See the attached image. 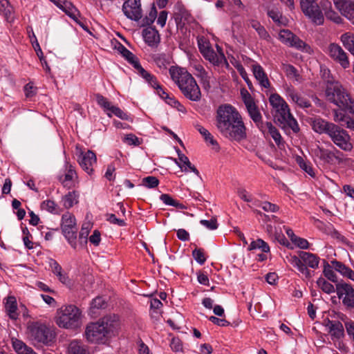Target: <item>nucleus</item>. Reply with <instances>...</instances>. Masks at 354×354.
<instances>
[{
    "label": "nucleus",
    "mask_w": 354,
    "mask_h": 354,
    "mask_svg": "<svg viewBox=\"0 0 354 354\" xmlns=\"http://www.w3.org/2000/svg\"><path fill=\"white\" fill-rule=\"evenodd\" d=\"M216 127L223 136L231 140L239 142L246 138V128L242 118L232 105L219 106Z\"/></svg>",
    "instance_id": "f257e3e1"
},
{
    "label": "nucleus",
    "mask_w": 354,
    "mask_h": 354,
    "mask_svg": "<svg viewBox=\"0 0 354 354\" xmlns=\"http://www.w3.org/2000/svg\"><path fill=\"white\" fill-rule=\"evenodd\" d=\"M120 326V323L118 315H108L96 322L88 324L86 327L84 335L88 342L104 344L115 335Z\"/></svg>",
    "instance_id": "f03ea898"
},
{
    "label": "nucleus",
    "mask_w": 354,
    "mask_h": 354,
    "mask_svg": "<svg viewBox=\"0 0 354 354\" xmlns=\"http://www.w3.org/2000/svg\"><path fill=\"white\" fill-rule=\"evenodd\" d=\"M169 74L187 99L194 102L201 100V89L195 79L185 68L171 66Z\"/></svg>",
    "instance_id": "7ed1b4c3"
},
{
    "label": "nucleus",
    "mask_w": 354,
    "mask_h": 354,
    "mask_svg": "<svg viewBox=\"0 0 354 354\" xmlns=\"http://www.w3.org/2000/svg\"><path fill=\"white\" fill-rule=\"evenodd\" d=\"M28 337L33 344L51 346L55 339L54 330L40 322H34L28 326Z\"/></svg>",
    "instance_id": "20e7f679"
},
{
    "label": "nucleus",
    "mask_w": 354,
    "mask_h": 354,
    "mask_svg": "<svg viewBox=\"0 0 354 354\" xmlns=\"http://www.w3.org/2000/svg\"><path fill=\"white\" fill-rule=\"evenodd\" d=\"M55 322L61 328H77L81 326V311L74 305L64 306L57 310Z\"/></svg>",
    "instance_id": "39448f33"
},
{
    "label": "nucleus",
    "mask_w": 354,
    "mask_h": 354,
    "mask_svg": "<svg viewBox=\"0 0 354 354\" xmlns=\"http://www.w3.org/2000/svg\"><path fill=\"white\" fill-rule=\"evenodd\" d=\"M327 100L340 109L347 107L351 102V97L345 89L338 83L328 85L326 90Z\"/></svg>",
    "instance_id": "423d86ee"
},
{
    "label": "nucleus",
    "mask_w": 354,
    "mask_h": 354,
    "mask_svg": "<svg viewBox=\"0 0 354 354\" xmlns=\"http://www.w3.org/2000/svg\"><path fill=\"white\" fill-rule=\"evenodd\" d=\"M62 232L71 246L75 249L77 246V227L75 217L70 212L64 214L62 216Z\"/></svg>",
    "instance_id": "0eeeda50"
},
{
    "label": "nucleus",
    "mask_w": 354,
    "mask_h": 354,
    "mask_svg": "<svg viewBox=\"0 0 354 354\" xmlns=\"http://www.w3.org/2000/svg\"><path fill=\"white\" fill-rule=\"evenodd\" d=\"M241 95L250 118L259 129H262L264 122L262 120V115L254 98L245 88L241 90Z\"/></svg>",
    "instance_id": "6e6552de"
},
{
    "label": "nucleus",
    "mask_w": 354,
    "mask_h": 354,
    "mask_svg": "<svg viewBox=\"0 0 354 354\" xmlns=\"http://www.w3.org/2000/svg\"><path fill=\"white\" fill-rule=\"evenodd\" d=\"M317 0H299L300 6L304 14L311 19L315 25L324 24V15L317 3Z\"/></svg>",
    "instance_id": "1a4fd4ad"
},
{
    "label": "nucleus",
    "mask_w": 354,
    "mask_h": 354,
    "mask_svg": "<svg viewBox=\"0 0 354 354\" xmlns=\"http://www.w3.org/2000/svg\"><path fill=\"white\" fill-rule=\"evenodd\" d=\"M333 142L339 147L341 149L348 151H351L353 145L350 141V136L346 130L343 129L337 124L331 129V131L328 135Z\"/></svg>",
    "instance_id": "9d476101"
},
{
    "label": "nucleus",
    "mask_w": 354,
    "mask_h": 354,
    "mask_svg": "<svg viewBox=\"0 0 354 354\" xmlns=\"http://www.w3.org/2000/svg\"><path fill=\"white\" fill-rule=\"evenodd\" d=\"M269 102L274 111V119L279 122L286 121V117L291 113L286 101L279 94L272 93L269 97Z\"/></svg>",
    "instance_id": "9b49d317"
},
{
    "label": "nucleus",
    "mask_w": 354,
    "mask_h": 354,
    "mask_svg": "<svg viewBox=\"0 0 354 354\" xmlns=\"http://www.w3.org/2000/svg\"><path fill=\"white\" fill-rule=\"evenodd\" d=\"M336 292L346 308H354V288L350 283L342 280L340 283L336 284Z\"/></svg>",
    "instance_id": "f8f14e48"
},
{
    "label": "nucleus",
    "mask_w": 354,
    "mask_h": 354,
    "mask_svg": "<svg viewBox=\"0 0 354 354\" xmlns=\"http://www.w3.org/2000/svg\"><path fill=\"white\" fill-rule=\"evenodd\" d=\"M326 53L336 63L339 64L343 68H349L350 62L347 53L337 44L331 43L327 48Z\"/></svg>",
    "instance_id": "ddd939ff"
},
{
    "label": "nucleus",
    "mask_w": 354,
    "mask_h": 354,
    "mask_svg": "<svg viewBox=\"0 0 354 354\" xmlns=\"http://www.w3.org/2000/svg\"><path fill=\"white\" fill-rule=\"evenodd\" d=\"M124 15L133 21H138L142 18V9L140 0H127L122 6Z\"/></svg>",
    "instance_id": "4468645a"
},
{
    "label": "nucleus",
    "mask_w": 354,
    "mask_h": 354,
    "mask_svg": "<svg viewBox=\"0 0 354 354\" xmlns=\"http://www.w3.org/2000/svg\"><path fill=\"white\" fill-rule=\"evenodd\" d=\"M78 162L82 169L91 175L93 172V165L97 162L95 153L91 150L85 153L82 152L79 156Z\"/></svg>",
    "instance_id": "2eb2a0df"
},
{
    "label": "nucleus",
    "mask_w": 354,
    "mask_h": 354,
    "mask_svg": "<svg viewBox=\"0 0 354 354\" xmlns=\"http://www.w3.org/2000/svg\"><path fill=\"white\" fill-rule=\"evenodd\" d=\"M325 322V326L333 341H338L344 337V326L339 321L327 319Z\"/></svg>",
    "instance_id": "dca6fc26"
},
{
    "label": "nucleus",
    "mask_w": 354,
    "mask_h": 354,
    "mask_svg": "<svg viewBox=\"0 0 354 354\" xmlns=\"http://www.w3.org/2000/svg\"><path fill=\"white\" fill-rule=\"evenodd\" d=\"M335 124L329 122L320 117L310 118V125L314 131L317 133L328 135Z\"/></svg>",
    "instance_id": "f3484780"
},
{
    "label": "nucleus",
    "mask_w": 354,
    "mask_h": 354,
    "mask_svg": "<svg viewBox=\"0 0 354 354\" xmlns=\"http://www.w3.org/2000/svg\"><path fill=\"white\" fill-rule=\"evenodd\" d=\"M259 130L264 134L270 135L274 140L277 145L281 149L284 147V142L282 140L281 136L278 129L272 124L271 122H266L263 124V128Z\"/></svg>",
    "instance_id": "a211bd4d"
},
{
    "label": "nucleus",
    "mask_w": 354,
    "mask_h": 354,
    "mask_svg": "<svg viewBox=\"0 0 354 354\" xmlns=\"http://www.w3.org/2000/svg\"><path fill=\"white\" fill-rule=\"evenodd\" d=\"M341 14L348 19H354V1L338 0L335 2Z\"/></svg>",
    "instance_id": "6ab92c4d"
},
{
    "label": "nucleus",
    "mask_w": 354,
    "mask_h": 354,
    "mask_svg": "<svg viewBox=\"0 0 354 354\" xmlns=\"http://www.w3.org/2000/svg\"><path fill=\"white\" fill-rule=\"evenodd\" d=\"M191 14L181 3H177L174 6V19L177 25L185 24L190 21Z\"/></svg>",
    "instance_id": "aec40b11"
},
{
    "label": "nucleus",
    "mask_w": 354,
    "mask_h": 354,
    "mask_svg": "<svg viewBox=\"0 0 354 354\" xmlns=\"http://www.w3.org/2000/svg\"><path fill=\"white\" fill-rule=\"evenodd\" d=\"M142 36L148 46L153 47L160 42V35L158 30L151 26H149L142 30Z\"/></svg>",
    "instance_id": "412c9836"
},
{
    "label": "nucleus",
    "mask_w": 354,
    "mask_h": 354,
    "mask_svg": "<svg viewBox=\"0 0 354 354\" xmlns=\"http://www.w3.org/2000/svg\"><path fill=\"white\" fill-rule=\"evenodd\" d=\"M299 255L307 268L317 269L319 267L320 258L317 255L304 251H300Z\"/></svg>",
    "instance_id": "4be33fe9"
},
{
    "label": "nucleus",
    "mask_w": 354,
    "mask_h": 354,
    "mask_svg": "<svg viewBox=\"0 0 354 354\" xmlns=\"http://www.w3.org/2000/svg\"><path fill=\"white\" fill-rule=\"evenodd\" d=\"M252 71L255 78L258 80L261 86L266 88L270 86V83L268 76L261 66L259 64H254L252 66Z\"/></svg>",
    "instance_id": "5701e85b"
},
{
    "label": "nucleus",
    "mask_w": 354,
    "mask_h": 354,
    "mask_svg": "<svg viewBox=\"0 0 354 354\" xmlns=\"http://www.w3.org/2000/svg\"><path fill=\"white\" fill-rule=\"evenodd\" d=\"M290 263L305 276L306 279H310L313 274V271H310L308 268L303 263V261L301 257L293 256L291 257Z\"/></svg>",
    "instance_id": "b1692460"
},
{
    "label": "nucleus",
    "mask_w": 354,
    "mask_h": 354,
    "mask_svg": "<svg viewBox=\"0 0 354 354\" xmlns=\"http://www.w3.org/2000/svg\"><path fill=\"white\" fill-rule=\"evenodd\" d=\"M68 354H89L88 346L81 341L73 340L68 347Z\"/></svg>",
    "instance_id": "393cba45"
},
{
    "label": "nucleus",
    "mask_w": 354,
    "mask_h": 354,
    "mask_svg": "<svg viewBox=\"0 0 354 354\" xmlns=\"http://www.w3.org/2000/svg\"><path fill=\"white\" fill-rule=\"evenodd\" d=\"M5 308L7 315L10 319H17L18 318L17 304L16 298L14 296L8 297Z\"/></svg>",
    "instance_id": "a878e982"
},
{
    "label": "nucleus",
    "mask_w": 354,
    "mask_h": 354,
    "mask_svg": "<svg viewBox=\"0 0 354 354\" xmlns=\"http://www.w3.org/2000/svg\"><path fill=\"white\" fill-rule=\"evenodd\" d=\"M12 347L17 354H37L31 347L17 338L12 339Z\"/></svg>",
    "instance_id": "bb28decb"
},
{
    "label": "nucleus",
    "mask_w": 354,
    "mask_h": 354,
    "mask_svg": "<svg viewBox=\"0 0 354 354\" xmlns=\"http://www.w3.org/2000/svg\"><path fill=\"white\" fill-rule=\"evenodd\" d=\"M331 264L335 271L354 281V272L351 268L343 263L336 260H333Z\"/></svg>",
    "instance_id": "cd10ccee"
},
{
    "label": "nucleus",
    "mask_w": 354,
    "mask_h": 354,
    "mask_svg": "<svg viewBox=\"0 0 354 354\" xmlns=\"http://www.w3.org/2000/svg\"><path fill=\"white\" fill-rule=\"evenodd\" d=\"M115 48L122 55V57H124L125 59L133 66L136 65V63L139 62L138 59L135 56V55H133L121 43L118 41Z\"/></svg>",
    "instance_id": "c85d7f7f"
},
{
    "label": "nucleus",
    "mask_w": 354,
    "mask_h": 354,
    "mask_svg": "<svg viewBox=\"0 0 354 354\" xmlns=\"http://www.w3.org/2000/svg\"><path fill=\"white\" fill-rule=\"evenodd\" d=\"M288 96L301 108H308L311 106V104L308 100L302 97L293 89H289L288 91Z\"/></svg>",
    "instance_id": "c756f323"
},
{
    "label": "nucleus",
    "mask_w": 354,
    "mask_h": 354,
    "mask_svg": "<svg viewBox=\"0 0 354 354\" xmlns=\"http://www.w3.org/2000/svg\"><path fill=\"white\" fill-rule=\"evenodd\" d=\"M196 129L201 134L206 142H209L214 149L219 150V145L216 140L214 139L212 135L209 132L207 129L202 127L199 124L194 125Z\"/></svg>",
    "instance_id": "7c9ffc66"
},
{
    "label": "nucleus",
    "mask_w": 354,
    "mask_h": 354,
    "mask_svg": "<svg viewBox=\"0 0 354 354\" xmlns=\"http://www.w3.org/2000/svg\"><path fill=\"white\" fill-rule=\"evenodd\" d=\"M314 153L315 155L319 158L321 160H322L324 163L327 164H333V153L332 151H330L327 149L321 147L319 146H317L314 149Z\"/></svg>",
    "instance_id": "2f4dec72"
},
{
    "label": "nucleus",
    "mask_w": 354,
    "mask_h": 354,
    "mask_svg": "<svg viewBox=\"0 0 354 354\" xmlns=\"http://www.w3.org/2000/svg\"><path fill=\"white\" fill-rule=\"evenodd\" d=\"M76 176V172L71 165L67 166V172L59 177V180L66 187H71L73 185V178Z\"/></svg>",
    "instance_id": "473e14b6"
},
{
    "label": "nucleus",
    "mask_w": 354,
    "mask_h": 354,
    "mask_svg": "<svg viewBox=\"0 0 354 354\" xmlns=\"http://www.w3.org/2000/svg\"><path fill=\"white\" fill-rule=\"evenodd\" d=\"M152 59L160 68H167L171 63V57L166 53H157L152 56Z\"/></svg>",
    "instance_id": "72a5a7b5"
},
{
    "label": "nucleus",
    "mask_w": 354,
    "mask_h": 354,
    "mask_svg": "<svg viewBox=\"0 0 354 354\" xmlns=\"http://www.w3.org/2000/svg\"><path fill=\"white\" fill-rule=\"evenodd\" d=\"M138 71V73L144 78L146 82L151 86L156 85V77L152 74L149 73L148 71L145 70L140 62L136 63V65L133 66Z\"/></svg>",
    "instance_id": "f704fd0d"
},
{
    "label": "nucleus",
    "mask_w": 354,
    "mask_h": 354,
    "mask_svg": "<svg viewBox=\"0 0 354 354\" xmlns=\"http://www.w3.org/2000/svg\"><path fill=\"white\" fill-rule=\"evenodd\" d=\"M250 26L254 28L258 33L259 37L262 39L269 41L271 39L270 35L266 30L264 26H263L259 21L252 19L250 21Z\"/></svg>",
    "instance_id": "c9c22d12"
},
{
    "label": "nucleus",
    "mask_w": 354,
    "mask_h": 354,
    "mask_svg": "<svg viewBox=\"0 0 354 354\" xmlns=\"http://www.w3.org/2000/svg\"><path fill=\"white\" fill-rule=\"evenodd\" d=\"M324 270L323 274L326 278L329 281L335 283V285L340 281H338L337 276L333 270V265L330 266L325 259L323 260Z\"/></svg>",
    "instance_id": "e433bc0d"
},
{
    "label": "nucleus",
    "mask_w": 354,
    "mask_h": 354,
    "mask_svg": "<svg viewBox=\"0 0 354 354\" xmlns=\"http://www.w3.org/2000/svg\"><path fill=\"white\" fill-rule=\"evenodd\" d=\"M79 194L75 191L69 192L62 198L63 205L66 209L71 208L78 203Z\"/></svg>",
    "instance_id": "4c0bfd02"
},
{
    "label": "nucleus",
    "mask_w": 354,
    "mask_h": 354,
    "mask_svg": "<svg viewBox=\"0 0 354 354\" xmlns=\"http://www.w3.org/2000/svg\"><path fill=\"white\" fill-rule=\"evenodd\" d=\"M279 123L282 125L283 128L288 127L291 129L295 133H297L300 131L298 122L292 116V113L286 117V121H280Z\"/></svg>",
    "instance_id": "58836bf2"
},
{
    "label": "nucleus",
    "mask_w": 354,
    "mask_h": 354,
    "mask_svg": "<svg viewBox=\"0 0 354 354\" xmlns=\"http://www.w3.org/2000/svg\"><path fill=\"white\" fill-rule=\"evenodd\" d=\"M296 162L300 168L306 171L309 176L313 178L315 177V173L314 172V169L310 162L304 160V158L301 156H297L296 158Z\"/></svg>",
    "instance_id": "ea45409f"
},
{
    "label": "nucleus",
    "mask_w": 354,
    "mask_h": 354,
    "mask_svg": "<svg viewBox=\"0 0 354 354\" xmlns=\"http://www.w3.org/2000/svg\"><path fill=\"white\" fill-rule=\"evenodd\" d=\"M260 249L263 252L267 253L270 252L268 244L261 239L251 242L248 247V250Z\"/></svg>",
    "instance_id": "a19ab883"
},
{
    "label": "nucleus",
    "mask_w": 354,
    "mask_h": 354,
    "mask_svg": "<svg viewBox=\"0 0 354 354\" xmlns=\"http://www.w3.org/2000/svg\"><path fill=\"white\" fill-rule=\"evenodd\" d=\"M317 284L322 290L327 294H330L336 291V287L335 288L333 284L327 281L324 278L319 277L317 281Z\"/></svg>",
    "instance_id": "79ce46f5"
},
{
    "label": "nucleus",
    "mask_w": 354,
    "mask_h": 354,
    "mask_svg": "<svg viewBox=\"0 0 354 354\" xmlns=\"http://www.w3.org/2000/svg\"><path fill=\"white\" fill-rule=\"evenodd\" d=\"M106 307V300L102 297H97L92 300L90 310L92 313H96L95 310L105 309Z\"/></svg>",
    "instance_id": "37998d69"
},
{
    "label": "nucleus",
    "mask_w": 354,
    "mask_h": 354,
    "mask_svg": "<svg viewBox=\"0 0 354 354\" xmlns=\"http://www.w3.org/2000/svg\"><path fill=\"white\" fill-rule=\"evenodd\" d=\"M160 199L167 205H171L181 209H186L185 205L183 203L178 202L177 201L173 199L170 195L167 194H162L160 196Z\"/></svg>",
    "instance_id": "c03bdc74"
},
{
    "label": "nucleus",
    "mask_w": 354,
    "mask_h": 354,
    "mask_svg": "<svg viewBox=\"0 0 354 354\" xmlns=\"http://www.w3.org/2000/svg\"><path fill=\"white\" fill-rule=\"evenodd\" d=\"M60 9L65 12V13L72 18L74 20L77 19V15L79 14V12L77 9L72 5L71 3L68 1H64L62 6Z\"/></svg>",
    "instance_id": "a18cd8bd"
},
{
    "label": "nucleus",
    "mask_w": 354,
    "mask_h": 354,
    "mask_svg": "<svg viewBox=\"0 0 354 354\" xmlns=\"http://www.w3.org/2000/svg\"><path fill=\"white\" fill-rule=\"evenodd\" d=\"M95 97L97 104L101 106L104 111H109L111 112L114 106L111 105L107 98L100 93L95 94Z\"/></svg>",
    "instance_id": "49530a36"
},
{
    "label": "nucleus",
    "mask_w": 354,
    "mask_h": 354,
    "mask_svg": "<svg viewBox=\"0 0 354 354\" xmlns=\"http://www.w3.org/2000/svg\"><path fill=\"white\" fill-rule=\"evenodd\" d=\"M234 67L236 68L238 72L239 73L240 75L242 77V78L245 81L250 91H252L253 86L252 82L250 80L248 73L243 66V65L240 63H237L236 65H234Z\"/></svg>",
    "instance_id": "de8ad7c7"
},
{
    "label": "nucleus",
    "mask_w": 354,
    "mask_h": 354,
    "mask_svg": "<svg viewBox=\"0 0 354 354\" xmlns=\"http://www.w3.org/2000/svg\"><path fill=\"white\" fill-rule=\"evenodd\" d=\"M158 185L159 180L156 176H149L142 180V185L149 189L155 188Z\"/></svg>",
    "instance_id": "09e8293b"
},
{
    "label": "nucleus",
    "mask_w": 354,
    "mask_h": 354,
    "mask_svg": "<svg viewBox=\"0 0 354 354\" xmlns=\"http://www.w3.org/2000/svg\"><path fill=\"white\" fill-rule=\"evenodd\" d=\"M157 17V10L154 5L151 7L148 15L142 20V26H150L153 23Z\"/></svg>",
    "instance_id": "8fccbe9b"
},
{
    "label": "nucleus",
    "mask_w": 354,
    "mask_h": 354,
    "mask_svg": "<svg viewBox=\"0 0 354 354\" xmlns=\"http://www.w3.org/2000/svg\"><path fill=\"white\" fill-rule=\"evenodd\" d=\"M111 113L114 114L118 118L124 120H132L130 118V116L124 113L121 109H120L118 106H113L112 110L111 111V113H107V115L111 118L112 116Z\"/></svg>",
    "instance_id": "3c124183"
},
{
    "label": "nucleus",
    "mask_w": 354,
    "mask_h": 354,
    "mask_svg": "<svg viewBox=\"0 0 354 354\" xmlns=\"http://www.w3.org/2000/svg\"><path fill=\"white\" fill-rule=\"evenodd\" d=\"M340 40L347 50L354 46V35L349 32H346L342 35Z\"/></svg>",
    "instance_id": "603ef678"
},
{
    "label": "nucleus",
    "mask_w": 354,
    "mask_h": 354,
    "mask_svg": "<svg viewBox=\"0 0 354 354\" xmlns=\"http://www.w3.org/2000/svg\"><path fill=\"white\" fill-rule=\"evenodd\" d=\"M41 207L43 209L48 211L52 214H57V205L55 203V201L51 200H46L41 203Z\"/></svg>",
    "instance_id": "864d4df0"
},
{
    "label": "nucleus",
    "mask_w": 354,
    "mask_h": 354,
    "mask_svg": "<svg viewBox=\"0 0 354 354\" xmlns=\"http://www.w3.org/2000/svg\"><path fill=\"white\" fill-rule=\"evenodd\" d=\"M192 256L200 265H203L206 261V257H205L204 250L203 248H196L192 251Z\"/></svg>",
    "instance_id": "5fc2aeb1"
},
{
    "label": "nucleus",
    "mask_w": 354,
    "mask_h": 354,
    "mask_svg": "<svg viewBox=\"0 0 354 354\" xmlns=\"http://www.w3.org/2000/svg\"><path fill=\"white\" fill-rule=\"evenodd\" d=\"M279 36L281 41L288 45L290 43L291 38H294L295 35L289 30H282L280 31Z\"/></svg>",
    "instance_id": "6e6d98bb"
},
{
    "label": "nucleus",
    "mask_w": 354,
    "mask_h": 354,
    "mask_svg": "<svg viewBox=\"0 0 354 354\" xmlns=\"http://www.w3.org/2000/svg\"><path fill=\"white\" fill-rule=\"evenodd\" d=\"M106 221L110 223L117 225L120 227H124L127 225L125 220L117 218L115 214H106Z\"/></svg>",
    "instance_id": "4d7b16f0"
},
{
    "label": "nucleus",
    "mask_w": 354,
    "mask_h": 354,
    "mask_svg": "<svg viewBox=\"0 0 354 354\" xmlns=\"http://www.w3.org/2000/svg\"><path fill=\"white\" fill-rule=\"evenodd\" d=\"M324 16H326L327 19L333 21L337 24H339L342 22V17L338 15L337 12L334 11L333 8L326 12V14H324Z\"/></svg>",
    "instance_id": "13d9d810"
},
{
    "label": "nucleus",
    "mask_w": 354,
    "mask_h": 354,
    "mask_svg": "<svg viewBox=\"0 0 354 354\" xmlns=\"http://www.w3.org/2000/svg\"><path fill=\"white\" fill-rule=\"evenodd\" d=\"M123 141L129 145L139 146L141 144L139 138L133 133L126 135Z\"/></svg>",
    "instance_id": "bf43d9fd"
},
{
    "label": "nucleus",
    "mask_w": 354,
    "mask_h": 354,
    "mask_svg": "<svg viewBox=\"0 0 354 354\" xmlns=\"http://www.w3.org/2000/svg\"><path fill=\"white\" fill-rule=\"evenodd\" d=\"M166 103H167L171 106L176 108L180 112H182V113L187 112L185 107L173 97H171L170 98H169V100H167L166 101Z\"/></svg>",
    "instance_id": "052dcab7"
},
{
    "label": "nucleus",
    "mask_w": 354,
    "mask_h": 354,
    "mask_svg": "<svg viewBox=\"0 0 354 354\" xmlns=\"http://www.w3.org/2000/svg\"><path fill=\"white\" fill-rule=\"evenodd\" d=\"M32 37L35 39V41L32 40V47H33L34 50H35L36 54H37V57H39L40 62H42V61L44 60L43 52H42V50L40 48V46L37 41V39L33 32H32Z\"/></svg>",
    "instance_id": "680f3d73"
},
{
    "label": "nucleus",
    "mask_w": 354,
    "mask_h": 354,
    "mask_svg": "<svg viewBox=\"0 0 354 354\" xmlns=\"http://www.w3.org/2000/svg\"><path fill=\"white\" fill-rule=\"evenodd\" d=\"M200 223L211 230H216L218 227L217 221L215 218H212L210 220H201Z\"/></svg>",
    "instance_id": "e2e57ef3"
},
{
    "label": "nucleus",
    "mask_w": 354,
    "mask_h": 354,
    "mask_svg": "<svg viewBox=\"0 0 354 354\" xmlns=\"http://www.w3.org/2000/svg\"><path fill=\"white\" fill-rule=\"evenodd\" d=\"M284 71L286 73V75L289 77H295L297 80V77L299 76L297 68L291 64L285 65Z\"/></svg>",
    "instance_id": "0e129e2a"
},
{
    "label": "nucleus",
    "mask_w": 354,
    "mask_h": 354,
    "mask_svg": "<svg viewBox=\"0 0 354 354\" xmlns=\"http://www.w3.org/2000/svg\"><path fill=\"white\" fill-rule=\"evenodd\" d=\"M260 207L266 212H276L279 210V207L277 205L268 201L262 202Z\"/></svg>",
    "instance_id": "69168bd1"
},
{
    "label": "nucleus",
    "mask_w": 354,
    "mask_h": 354,
    "mask_svg": "<svg viewBox=\"0 0 354 354\" xmlns=\"http://www.w3.org/2000/svg\"><path fill=\"white\" fill-rule=\"evenodd\" d=\"M344 325L349 338L354 342V321H347Z\"/></svg>",
    "instance_id": "338daca9"
},
{
    "label": "nucleus",
    "mask_w": 354,
    "mask_h": 354,
    "mask_svg": "<svg viewBox=\"0 0 354 354\" xmlns=\"http://www.w3.org/2000/svg\"><path fill=\"white\" fill-rule=\"evenodd\" d=\"M332 153L333 155L332 159H333V164L337 162L338 164L342 163L344 162V154L339 150L335 149L334 151H332Z\"/></svg>",
    "instance_id": "774afa93"
}]
</instances>
